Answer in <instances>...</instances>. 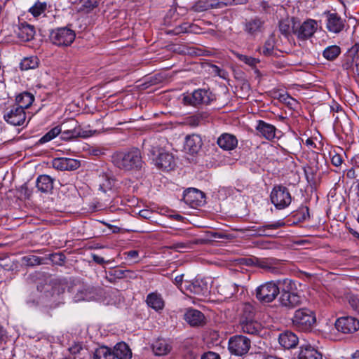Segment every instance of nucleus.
<instances>
[{
	"label": "nucleus",
	"mask_w": 359,
	"mask_h": 359,
	"mask_svg": "<svg viewBox=\"0 0 359 359\" xmlns=\"http://www.w3.org/2000/svg\"><path fill=\"white\" fill-rule=\"evenodd\" d=\"M112 162L117 168L126 172L140 171L144 165L142 153L136 147L116 152L112 156Z\"/></svg>",
	"instance_id": "obj_1"
},
{
	"label": "nucleus",
	"mask_w": 359,
	"mask_h": 359,
	"mask_svg": "<svg viewBox=\"0 0 359 359\" xmlns=\"http://www.w3.org/2000/svg\"><path fill=\"white\" fill-rule=\"evenodd\" d=\"M143 147L149 151L155 165L163 170H170L175 165L174 158L172 154L164 151L160 148L155 139L144 141Z\"/></svg>",
	"instance_id": "obj_2"
},
{
	"label": "nucleus",
	"mask_w": 359,
	"mask_h": 359,
	"mask_svg": "<svg viewBox=\"0 0 359 359\" xmlns=\"http://www.w3.org/2000/svg\"><path fill=\"white\" fill-rule=\"evenodd\" d=\"M316 321L314 313L307 308L296 310L292 318V325L302 332L311 330Z\"/></svg>",
	"instance_id": "obj_3"
},
{
	"label": "nucleus",
	"mask_w": 359,
	"mask_h": 359,
	"mask_svg": "<svg viewBox=\"0 0 359 359\" xmlns=\"http://www.w3.org/2000/svg\"><path fill=\"white\" fill-rule=\"evenodd\" d=\"M50 42L58 47L69 46L75 40V32L67 27L53 29L50 33Z\"/></svg>",
	"instance_id": "obj_4"
},
{
	"label": "nucleus",
	"mask_w": 359,
	"mask_h": 359,
	"mask_svg": "<svg viewBox=\"0 0 359 359\" xmlns=\"http://www.w3.org/2000/svg\"><path fill=\"white\" fill-rule=\"evenodd\" d=\"M271 203L278 209H283L287 207L292 201L291 195L285 187L275 186L270 195Z\"/></svg>",
	"instance_id": "obj_5"
},
{
	"label": "nucleus",
	"mask_w": 359,
	"mask_h": 359,
	"mask_svg": "<svg viewBox=\"0 0 359 359\" xmlns=\"http://www.w3.org/2000/svg\"><path fill=\"white\" fill-rule=\"evenodd\" d=\"M251 341L243 335H235L229 340V350L231 354L242 356L248 353Z\"/></svg>",
	"instance_id": "obj_6"
},
{
	"label": "nucleus",
	"mask_w": 359,
	"mask_h": 359,
	"mask_svg": "<svg viewBox=\"0 0 359 359\" xmlns=\"http://www.w3.org/2000/svg\"><path fill=\"white\" fill-rule=\"evenodd\" d=\"M280 293L278 286L274 282H267L256 290V297L262 302H273Z\"/></svg>",
	"instance_id": "obj_7"
},
{
	"label": "nucleus",
	"mask_w": 359,
	"mask_h": 359,
	"mask_svg": "<svg viewBox=\"0 0 359 359\" xmlns=\"http://www.w3.org/2000/svg\"><path fill=\"white\" fill-rule=\"evenodd\" d=\"M212 100V94L205 89H197L193 93L184 94L183 101L185 104L196 106L201 104H209Z\"/></svg>",
	"instance_id": "obj_8"
},
{
	"label": "nucleus",
	"mask_w": 359,
	"mask_h": 359,
	"mask_svg": "<svg viewBox=\"0 0 359 359\" xmlns=\"http://www.w3.org/2000/svg\"><path fill=\"white\" fill-rule=\"evenodd\" d=\"M58 126L61 128L60 138L62 140L68 141L83 136L79 123L74 119H70Z\"/></svg>",
	"instance_id": "obj_9"
},
{
	"label": "nucleus",
	"mask_w": 359,
	"mask_h": 359,
	"mask_svg": "<svg viewBox=\"0 0 359 359\" xmlns=\"http://www.w3.org/2000/svg\"><path fill=\"white\" fill-rule=\"evenodd\" d=\"M75 294L74 300L76 302L81 301H92L98 294L97 290L95 287L88 284H79L74 288Z\"/></svg>",
	"instance_id": "obj_10"
},
{
	"label": "nucleus",
	"mask_w": 359,
	"mask_h": 359,
	"mask_svg": "<svg viewBox=\"0 0 359 359\" xmlns=\"http://www.w3.org/2000/svg\"><path fill=\"white\" fill-rule=\"evenodd\" d=\"M335 327L342 333H354L359 330V320L352 316L341 317L336 320Z\"/></svg>",
	"instance_id": "obj_11"
},
{
	"label": "nucleus",
	"mask_w": 359,
	"mask_h": 359,
	"mask_svg": "<svg viewBox=\"0 0 359 359\" xmlns=\"http://www.w3.org/2000/svg\"><path fill=\"white\" fill-rule=\"evenodd\" d=\"M323 15L326 18V28L330 32L338 34L344 29L346 20L337 13L327 11L323 13Z\"/></svg>",
	"instance_id": "obj_12"
},
{
	"label": "nucleus",
	"mask_w": 359,
	"mask_h": 359,
	"mask_svg": "<svg viewBox=\"0 0 359 359\" xmlns=\"http://www.w3.org/2000/svg\"><path fill=\"white\" fill-rule=\"evenodd\" d=\"M304 298L296 292L283 290L280 292L279 302L281 306L287 309H292L301 305Z\"/></svg>",
	"instance_id": "obj_13"
},
{
	"label": "nucleus",
	"mask_w": 359,
	"mask_h": 359,
	"mask_svg": "<svg viewBox=\"0 0 359 359\" xmlns=\"http://www.w3.org/2000/svg\"><path fill=\"white\" fill-rule=\"evenodd\" d=\"M318 28L317 22L312 19L304 21L298 28L293 27L294 33L298 39L306 40L311 37Z\"/></svg>",
	"instance_id": "obj_14"
},
{
	"label": "nucleus",
	"mask_w": 359,
	"mask_h": 359,
	"mask_svg": "<svg viewBox=\"0 0 359 359\" xmlns=\"http://www.w3.org/2000/svg\"><path fill=\"white\" fill-rule=\"evenodd\" d=\"M204 194L196 188H188L184 191L183 201L191 208L201 206L204 202Z\"/></svg>",
	"instance_id": "obj_15"
},
{
	"label": "nucleus",
	"mask_w": 359,
	"mask_h": 359,
	"mask_svg": "<svg viewBox=\"0 0 359 359\" xmlns=\"http://www.w3.org/2000/svg\"><path fill=\"white\" fill-rule=\"evenodd\" d=\"M240 327L243 332L249 334H257L262 328L261 324L252 318V314L250 316H241Z\"/></svg>",
	"instance_id": "obj_16"
},
{
	"label": "nucleus",
	"mask_w": 359,
	"mask_h": 359,
	"mask_svg": "<svg viewBox=\"0 0 359 359\" xmlns=\"http://www.w3.org/2000/svg\"><path fill=\"white\" fill-rule=\"evenodd\" d=\"M4 117L5 121L11 125L21 126L25 121L26 114L25 111L15 105L4 114Z\"/></svg>",
	"instance_id": "obj_17"
},
{
	"label": "nucleus",
	"mask_w": 359,
	"mask_h": 359,
	"mask_svg": "<svg viewBox=\"0 0 359 359\" xmlns=\"http://www.w3.org/2000/svg\"><path fill=\"white\" fill-rule=\"evenodd\" d=\"M81 166L79 160L68 158H57L53 161V167L59 170H75Z\"/></svg>",
	"instance_id": "obj_18"
},
{
	"label": "nucleus",
	"mask_w": 359,
	"mask_h": 359,
	"mask_svg": "<svg viewBox=\"0 0 359 359\" xmlns=\"http://www.w3.org/2000/svg\"><path fill=\"white\" fill-rule=\"evenodd\" d=\"M264 21L259 18L247 20L244 24V31L251 36H256L263 32Z\"/></svg>",
	"instance_id": "obj_19"
},
{
	"label": "nucleus",
	"mask_w": 359,
	"mask_h": 359,
	"mask_svg": "<svg viewBox=\"0 0 359 359\" xmlns=\"http://www.w3.org/2000/svg\"><path fill=\"white\" fill-rule=\"evenodd\" d=\"M256 130L259 135L268 140H272L276 137V127L273 125L268 123L262 120L257 121Z\"/></svg>",
	"instance_id": "obj_20"
},
{
	"label": "nucleus",
	"mask_w": 359,
	"mask_h": 359,
	"mask_svg": "<svg viewBox=\"0 0 359 359\" xmlns=\"http://www.w3.org/2000/svg\"><path fill=\"white\" fill-rule=\"evenodd\" d=\"M217 143L221 149L230 151L237 147L238 139L232 134L223 133L217 138Z\"/></svg>",
	"instance_id": "obj_21"
},
{
	"label": "nucleus",
	"mask_w": 359,
	"mask_h": 359,
	"mask_svg": "<svg viewBox=\"0 0 359 359\" xmlns=\"http://www.w3.org/2000/svg\"><path fill=\"white\" fill-rule=\"evenodd\" d=\"M185 320L191 326H201L205 323V316L198 310L190 309L184 315Z\"/></svg>",
	"instance_id": "obj_22"
},
{
	"label": "nucleus",
	"mask_w": 359,
	"mask_h": 359,
	"mask_svg": "<svg viewBox=\"0 0 359 359\" xmlns=\"http://www.w3.org/2000/svg\"><path fill=\"white\" fill-rule=\"evenodd\" d=\"M15 33L20 41L27 42L34 39L35 30L34 26L27 23H21Z\"/></svg>",
	"instance_id": "obj_23"
},
{
	"label": "nucleus",
	"mask_w": 359,
	"mask_h": 359,
	"mask_svg": "<svg viewBox=\"0 0 359 359\" xmlns=\"http://www.w3.org/2000/svg\"><path fill=\"white\" fill-rule=\"evenodd\" d=\"M206 241L204 239L186 240L184 241L173 242L170 246V249L175 250L180 252H184L192 249L194 245L204 244Z\"/></svg>",
	"instance_id": "obj_24"
},
{
	"label": "nucleus",
	"mask_w": 359,
	"mask_h": 359,
	"mask_svg": "<svg viewBox=\"0 0 359 359\" xmlns=\"http://www.w3.org/2000/svg\"><path fill=\"white\" fill-rule=\"evenodd\" d=\"M203 142L198 135L193 134L186 137L184 149L190 154H196L201 149Z\"/></svg>",
	"instance_id": "obj_25"
},
{
	"label": "nucleus",
	"mask_w": 359,
	"mask_h": 359,
	"mask_svg": "<svg viewBox=\"0 0 359 359\" xmlns=\"http://www.w3.org/2000/svg\"><path fill=\"white\" fill-rule=\"evenodd\" d=\"M285 226V222L283 219L272 222L271 223L266 224L263 226L257 227L256 231L257 234L260 236H271V231L277 230L281 227Z\"/></svg>",
	"instance_id": "obj_26"
},
{
	"label": "nucleus",
	"mask_w": 359,
	"mask_h": 359,
	"mask_svg": "<svg viewBox=\"0 0 359 359\" xmlns=\"http://www.w3.org/2000/svg\"><path fill=\"white\" fill-rule=\"evenodd\" d=\"M279 344L285 348H294L298 344V337L293 332L286 331L281 333L278 338Z\"/></svg>",
	"instance_id": "obj_27"
},
{
	"label": "nucleus",
	"mask_w": 359,
	"mask_h": 359,
	"mask_svg": "<svg viewBox=\"0 0 359 359\" xmlns=\"http://www.w3.org/2000/svg\"><path fill=\"white\" fill-rule=\"evenodd\" d=\"M54 180L47 175H39L36 181L38 190L42 193H50L53 189Z\"/></svg>",
	"instance_id": "obj_28"
},
{
	"label": "nucleus",
	"mask_w": 359,
	"mask_h": 359,
	"mask_svg": "<svg viewBox=\"0 0 359 359\" xmlns=\"http://www.w3.org/2000/svg\"><path fill=\"white\" fill-rule=\"evenodd\" d=\"M238 285L229 281H223L217 286V292L224 299L232 297L238 291Z\"/></svg>",
	"instance_id": "obj_29"
},
{
	"label": "nucleus",
	"mask_w": 359,
	"mask_h": 359,
	"mask_svg": "<svg viewBox=\"0 0 359 359\" xmlns=\"http://www.w3.org/2000/svg\"><path fill=\"white\" fill-rule=\"evenodd\" d=\"M298 359H323V355L314 347L306 345L301 346Z\"/></svg>",
	"instance_id": "obj_30"
},
{
	"label": "nucleus",
	"mask_w": 359,
	"mask_h": 359,
	"mask_svg": "<svg viewBox=\"0 0 359 359\" xmlns=\"http://www.w3.org/2000/svg\"><path fill=\"white\" fill-rule=\"evenodd\" d=\"M170 344L164 339H158L152 344V350L156 355H165L171 351Z\"/></svg>",
	"instance_id": "obj_31"
},
{
	"label": "nucleus",
	"mask_w": 359,
	"mask_h": 359,
	"mask_svg": "<svg viewBox=\"0 0 359 359\" xmlns=\"http://www.w3.org/2000/svg\"><path fill=\"white\" fill-rule=\"evenodd\" d=\"M112 354L118 359H130L132 351L129 346L124 342L118 343L114 348Z\"/></svg>",
	"instance_id": "obj_32"
},
{
	"label": "nucleus",
	"mask_w": 359,
	"mask_h": 359,
	"mask_svg": "<svg viewBox=\"0 0 359 359\" xmlns=\"http://www.w3.org/2000/svg\"><path fill=\"white\" fill-rule=\"evenodd\" d=\"M34 100V95L28 92H23L19 94L15 99L16 104L18 108H20L23 111L25 109L29 108Z\"/></svg>",
	"instance_id": "obj_33"
},
{
	"label": "nucleus",
	"mask_w": 359,
	"mask_h": 359,
	"mask_svg": "<svg viewBox=\"0 0 359 359\" xmlns=\"http://www.w3.org/2000/svg\"><path fill=\"white\" fill-rule=\"evenodd\" d=\"M147 304L149 306L158 311L164 307V301L161 295L157 292H151L147 297Z\"/></svg>",
	"instance_id": "obj_34"
},
{
	"label": "nucleus",
	"mask_w": 359,
	"mask_h": 359,
	"mask_svg": "<svg viewBox=\"0 0 359 359\" xmlns=\"http://www.w3.org/2000/svg\"><path fill=\"white\" fill-rule=\"evenodd\" d=\"M278 263V259L272 257L257 258L255 259V265L269 271H274Z\"/></svg>",
	"instance_id": "obj_35"
},
{
	"label": "nucleus",
	"mask_w": 359,
	"mask_h": 359,
	"mask_svg": "<svg viewBox=\"0 0 359 359\" xmlns=\"http://www.w3.org/2000/svg\"><path fill=\"white\" fill-rule=\"evenodd\" d=\"M107 0H84L81 6V10L87 13H91L95 10H100L104 7Z\"/></svg>",
	"instance_id": "obj_36"
},
{
	"label": "nucleus",
	"mask_w": 359,
	"mask_h": 359,
	"mask_svg": "<svg viewBox=\"0 0 359 359\" xmlns=\"http://www.w3.org/2000/svg\"><path fill=\"white\" fill-rule=\"evenodd\" d=\"M189 288L192 293L199 296H205L208 292V285L202 280H194Z\"/></svg>",
	"instance_id": "obj_37"
},
{
	"label": "nucleus",
	"mask_w": 359,
	"mask_h": 359,
	"mask_svg": "<svg viewBox=\"0 0 359 359\" xmlns=\"http://www.w3.org/2000/svg\"><path fill=\"white\" fill-rule=\"evenodd\" d=\"M100 190L103 193H107L108 191H112V188L115 184V180L112 177H109L107 175H102L100 176Z\"/></svg>",
	"instance_id": "obj_38"
},
{
	"label": "nucleus",
	"mask_w": 359,
	"mask_h": 359,
	"mask_svg": "<svg viewBox=\"0 0 359 359\" xmlns=\"http://www.w3.org/2000/svg\"><path fill=\"white\" fill-rule=\"evenodd\" d=\"M127 273H132L134 275V272L130 270H123L118 268L111 269L107 273L106 278L109 282L112 283V278H123L127 276Z\"/></svg>",
	"instance_id": "obj_39"
},
{
	"label": "nucleus",
	"mask_w": 359,
	"mask_h": 359,
	"mask_svg": "<svg viewBox=\"0 0 359 359\" xmlns=\"http://www.w3.org/2000/svg\"><path fill=\"white\" fill-rule=\"evenodd\" d=\"M93 359H114V355L110 348L107 346H101L95 350Z\"/></svg>",
	"instance_id": "obj_40"
},
{
	"label": "nucleus",
	"mask_w": 359,
	"mask_h": 359,
	"mask_svg": "<svg viewBox=\"0 0 359 359\" xmlns=\"http://www.w3.org/2000/svg\"><path fill=\"white\" fill-rule=\"evenodd\" d=\"M341 49L338 46L333 45L327 47L323 53V57L327 60H335L340 54Z\"/></svg>",
	"instance_id": "obj_41"
},
{
	"label": "nucleus",
	"mask_w": 359,
	"mask_h": 359,
	"mask_svg": "<svg viewBox=\"0 0 359 359\" xmlns=\"http://www.w3.org/2000/svg\"><path fill=\"white\" fill-rule=\"evenodd\" d=\"M39 60L35 56L25 57L20 62V66L22 70L35 69L38 67Z\"/></svg>",
	"instance_id": "obj_42"
},
{
	"label": "nucleus",
	"mask_w": 359,
	"mask_h": 359,
	"mask_svg": "<svg viewBox=\"0 0 359 359\" xmlns=\"http://www.w3.org/2000/svg\"><path fill=\"white\" fill-rule=\"evenodd\" d=\"M207 116L203 113L196 114L193 116H189L186 118V123L187 125L191 127H196L202 124Z\"/></svg>",
	"instance_id": "obj_43"
},
{
	"label": "nucleus",
	"mask_w": 359,
	"mask_h": 359,
	"mask_svg": "<svg viewBox=\"0 0 359 359\" xmlns=\"http://www.w3.org/2000/svg\"><path fill=\"white\" fill-rule=\"evenodd\" d=\"M213 8H215V0H201L193 6L192 10L196 12H203Z\"/></svg>",
	"instance_id": "obj_44"
},
{
	"label": "nucleus",
	"mask_w": 359,
	"mask_h": 359,
	"mask_svg": "<svg viewBox=\"0 0 359 359\" xmlns=\"http://www.w3.org/2000/svg\"><path fill=\"white\" fill-rule=\"evenodd\" d=\"M61 128L59 126H55L51 130H50L48 133H46L43 137L40 138L39 140V143L44 144L50 140H53L59 134H60Z\"/></svg>",
	"instance_id": "obj_45"
},
{
	"label": "nucleus",
	"mask_w": 359,
	"mask_h": 359,
	"mask_svg": "<svg viewBox=\"0 0 359 359\" xmlns=\"http://www.w3.org/2000/svg\"><path fill=\"white\" fill-rule=\"evenodd\" d=\"M264 55L267 57H276L278 52L274 49L273 41H266L262 48V52Z\"/></svg>",
	"instance_id": "obj_46"
},
{
	"label": "nucleus",
	"mask_w": 359,
	"mask_h": 359,
	"mask_svg": "<svg viewBox=\"0 0 359 359\" xmlns=\"http://www.w3.org/2000/svg\"><path fill=\"white\" fill-rule=\"evenodd\" d=\"M22 263L27 266H34L43 264V259L36 255H27L22 258Z\"/></svg>",
	"instance_id": "obj_47"
},
{
	"label": "nucleus",
	"mask_w": 359,
	"mask_h": 359,
	"mask_svg": "<svg viewBox=\"0 0 359 359\" xmlns=\"http://www.w3.org/2000/svg\"><path fill=\"white\" fill-rule=\"evenodd\" d=\"M47 9V4L46 2L37 1L32 6L29 11L34 16L37 17L43 13Z\"/></svg>",
	"instance_id": "obj_48"
},
{
	"label": "nucleus",
	"mask_w": 359,
	"mask_h": 359,
	"mask_svg": "<svg viewBox=\"0 0 359 359\" xmlns=\"http://www.w3.org/2000/svg\"><path fill=\"white\" fill-rule=\"evenodd\" d=\"M359 43L354 44L348 50L347 57L351 59V62L355 64L356 66L358 65L359 60Z\"/></svg>",
	"instance_id": "obj_49"
},
{
	"label": "nucleus",
	"mask_w": 359,
	"mask_h": 359,
	"mask_svg": "<svg viewBox=\"0 0 359 359\" xmlns=\"http://www.w3.org/2000/svg\"><path fill=\"white\" fill-rule=\"evenodd\" d=\"M234 55H236V57L239 60L245 62L246 65L252 67H256V65L259 62V60L258 58L252 57L251 56H248L240 53H234Z\"/></svg>",
	"instance_id": "obj_50"
},
{
	"label": "nucleus",
	"mask_w": 359,
	"mask_h": 359,
	"mask_svg": "<svg viewBox=\"0 0 359 359\" xmlns=\"http://www.w3.org/2000/svg\"><path fill=\"white\" fill-rule=\"evenodd\" d=\"M239 3L240 1L238 0H215V8H222L225 6Z\"/></svg>",
	"instance_id": "obj_51"
},
{
	"label": "nucleus",
	"mask_w": 359,
	"mask_h": 359,
	"mask_svg": "<svg viewBox=\"0 0 359 359\" xmlns=\"http://www.w3.org/2000/svg\"><path fill=\"white\" fill-rule=\"evenodd\" d=\"M279 30L285 36L290 34V25L287 20H281L279 23Z\"/></svg>",
	"instance_id": "obj_52"
},
{
	"label": "nucleus",
	"mask_w": 359,
	"mask_h": 359,
	"mask_svg": "<svg viewBox=\"0 0 359 359\" xmlns=\"http://www.w3.org/2000/svg\"><path fill=\"white\" fill-rule=\"evenodd\" d=\"M348 300L353 309L359 313V299L356 296L351 295L348 297Z\"/></svg>",
	"instance_id": "obj_53"
},
{
	"label": "nucleus",
	"mask_w": 359,
	"mask_h": 359,
	"mask_svg": "<svg viewBox=\"0 0 359 359\" xmlns=\"http://www.w3.org/2000/svg\"><path fill=\"white\" fill-rule=\"evenodd\" d=\"M190 25L189 23H183L177 27H176L174 29V32L175 34H180V33H187L189 32Z\"/></svg>",
	"instance_id": "obj_54"
},
{
	"label": "nucleus",
	"mask_w": 359,
	"mask_h": 359,
	"mask_svg": "<svg viewBox=\"0 0 359 359\" xmlns=\"http://www.w3.org/2000/svg\"><path fill=\"white\" fill-rule=\"evenodd\" d=\"M208 235H210V241L228 238L226 234L219 232H209Z\"/></svg>",
	"instance_id": "obj_55"
},
{
	"label": "nucleus",
	"mask_w": 359,
	"mask_h": 359,
	"mask_svg": "<svg viewBox=\"0 0 359 359\" xmlns=\"http://www.w3.org/2000/svg\"><path fill=\"white\" fill-rule=\"evenodd\" d=\"M252 314V318H254V309L252 305L245 304L243 307V313L242 316H250Z\"/></svg>",
	"instance_id": "obj_56"
},
{
	"label": "nucleus",
	"mask_w": 359,
	"mask_h": 359,
	"mask_svg": "<svg viewBox=\"0 0 359 359\" xmlns=\"http://www.w3.org/2000/svg\"><path fill=\"white\" fill-rule=\"evenodd\" d=\"M331 162L333 165L338 167L341 165L342 163V158L339 154H334L331 157Z\"/></svg>",
	"instance_id": "obj_57"
},
{
	"label": "nucleus",
	"mask_w": 359,
	"mask_h": 359,
	"mask_svg": "<svg viewBox=\"0 0 359 359\" xmlns=\"http://www.w3.org/2000/svg\"><path fill=\"white\" fill-rule=\"evenodd\" d=\"M201 359H220V356L216 353L210 351L204 353Z\"/></svg>",
	"instance_id": "obj_58"
},
{
	"label": "nucleus",
	"mask_w": 359,
	"mask_h": 359,
	"mask_svg": "<svg viewBox=\"0 0 359 359\" xmlns=\"http://www.w3.org/2000/svg\"><path fill=\"white\" fill-rule=\"evenodd\" d=\"M93 260L98 264H104L105 263H109V261H106L103 257L97 255H92Z\"/></svg>",
	"instance_id": "obj_59"
},
{
	"label": "nucleus",
	"mask_w": 359,
	"mask_h": 359,
	"mask_svg": "<svg viewBox=\"0 0 359 359\" xmlns=\"http://www.w3.org/2000/svg\"><path fill=\"white\" fill-rule=\"evenodd\" d=\"M281 98L287 105H293L296 102V100L288 95H282Z\"/></svg>",
	"instance_id": "obj_60"
},
{
	"label": "nucleus",
	"mask_w": 359,
	"mask_h": 359,
	"mask_svg": "<svg viewBox=\"0 0 359 359\" xmlns=\"http://www.w3.org/2000/svg\"><path fill=\"white\" fill-rule=\"evenodd\" d=\"M129 259H136L139 256V252L137 250H130L124 253Z\"/></svg>",
	"instance_id": "obj_61"
},
{
	"label": "nucleus",
	"mask_w": 359,
	"mask_h": 359,
	"mask_svg": "<svg viewBox=\"0 0 359 359\" xmlns=\"http://www.w3.org/2000/svg\"><path fill=\"white\" fill-rule=\"evenodd\" d=\"M257 258H245L243 259V264H245L248 266L255 265V259Z\"/></svg>",
	"instance_id": "obj_62"
},
{
	"label": "nucleus",
	"mask_w": 359,
	"mask_h": 359,
	"mask_svg": "<svg viewBox=\"0 0 359 359\" xmlns=\"http://www.w3.org/2000/svg\"><path fill=\"white\" fill-rule=\"evenodd\" d=\"M105 149H95L93 150V154L95 156L104 155L105 154Z\"/></svg>",
	"instance_id": "obj_63"
},
{
	"label": "nucleus",
	"mask_w": 359,
	"mask_h": 359,
	"mask_svg": "<svg viewBox=\"0 0 359 359\" xmlns=\"http://www.w3.org/2000/svg\"><path fill=\"white\" fill-rule=\"evenodd\" d=\"M351 161H352V163H353L355 166H356V167L359 168V154H358L355 155V156L352 158Z\"/></svg>",
	"instance_id": "obj_64"
}]
</instances>
